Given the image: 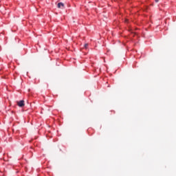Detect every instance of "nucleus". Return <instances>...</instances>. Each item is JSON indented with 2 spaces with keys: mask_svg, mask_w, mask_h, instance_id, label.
<instances>
[{
  "mask_svg": "<svg viewBox=\"0 0 176 176\" xmlns=\"http://www.w3.org/2000/svg\"><path fill=\"white\" fill-rule=\"evenodd\" d=\"M17 105L18 107H20L21 108H23V107H24V100H20L19 102H17Z\"/></svg>",
  "mask_w": 176,
  "mask_h": 176,
  "instance_id": "f257e3e1",
  "label": "nucleus"
},
{
  "mask_svg": "<svg viewBox=\"0 0 176 176\" xmlns=\"http://www.w3.org/2000/svg\"><path fill=\"white\" fill-rule=\"evenodd\" d=\"M58 9H64V4L63 3H58Z\"/></svg>",
  "mask_w": 176,
  "mask_h": 176,
  "instance_id": "f03ea898",
  "label": "nucleus"
},
{
  "mask_svg": "<svg viewBox=\"0 0 176 176\" xmlns=\"http://www.w3.org/2000/svg\"><path fill=\"white\" fill-rule=\"evenodd\" d=\"M87 46H89V44H85L84 47H85V49H87Z\"/></svg>",
  "mask_w": 176,
  "mask_h": 176,
  "instance_id": "7ed1b4c3",
  "label": "nucleus"
},
{
  "mask_svg": "<svg viewBox=\"0 0 176 176\" xmlns=\"http://www.w3.org/2000/svg\"><path fill=\"white\" fill-rule=\"evenodd\" d=\"M127 21H128V20H127V19H126V20H125V23H127Z\"/></svg>",
  "mask_w": 176,
  "mask_h": 176,
  "instance_id": "20e7f679",
  "label": "nucleus"
},
{
  "mask_svg": "<svg viewBox=\"0 0 176 176\" xmlns=\"http://www.w3.org/2000/svg\"><path fill=\"white\" fill-rule=\"evenodd\" d=\"M155 2H159V0H155Z\"/></svg>",
  "mask_w": 176,
  "mask_h": 176,
  "instance_id": "39448f33",
  "label": "nucleus"
}]
</instances>
